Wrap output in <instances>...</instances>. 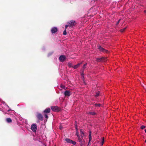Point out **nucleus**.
<instances>
[{"label":"nucleus","mask_w":146,"mask_h":146,"mask_svg":"<svg viewBox=\"0 0 146 146\" xmlns=\"http://www.w3.org/2000/svg\"><path fill=\"white\" fill-rule=\"evenodd\" d=\"M65 141L68 143H71L74 145H75L76 144V143L75 141H74L69 139L66 138L65 139Z\"/></svg>","instance_id":"f257e3e1"},{"label":"nucleus","mask_w":146,"mask_h":146,"mask_svg":"<svg viewBox=\"0 0 146 146\" xmlns=\"http://www.w3.org/2000/svg\"><path fill=\"white\" fill-rule=\"evenodd\" d=\"M50 55V54H49L48 55V56H49Z\"/></svg>","instance_id":"72a5a7b5"},{"label":"nucleus","mask_w":146,"mask_h":146,"mask_svg":"<svg viewBox=\"0 0 146 146\" xmlns=\"http://www.w3.org/2000/svg\"><path fill=\"white\" fill-rule=\"evenodd\" d=\"M105 58H97L96 60L98 62H100L104 60Z\"/></svg>","instance_id":"ddd939ff"},{"label":"nucleus","mask_w":146,"mask_h":146,"mask_svg":"<svg viewBox=\"0 0 146 146\" xmlns=\"http://www.w3.org/2000/svg\"><path fill=\"white\" fill-rule=\"evenodd\" d=\"M145 133H146V129L145 130Z\"/></svg>","instance_id":"473e14b6"},{"label":"nucleus","mask_w":146,"mask_h":146,"mask_svg":"<svg viewBox=\"0 0 146 146\" xmlns=\"http://www.w3.org/2000/svg\"><path fill=\"white\" fill-rule=\"evenodd\" d=\"M65 96H69L71 94V92L68 90H66L64 93Z\"/></svg>","instance_id":"6e6552de"},{"label":"nucleus","mask_w":146,"mask_h":146,"mask_svg":"<svg viewBox=\"0 0 146 146\" xmlns=\"http://www.w3.org/2000/svg\"><path fill=\"white\" fill-rule=\"evenodd\" d=\"M89 141L88 144L89 143L90 141L92 139V137H91V132L90 131L89 132Z\"/></svg>","instance_id":"f8f14e48"},{"label":"nucleus","mask_w":146,"mask_h":146,"mask_svg":"<svg viewBox=\"0 0 146 146\" xmlns=\"http://www.w3.org/2000/svg\"><path fill=\"white\" fill-rule=\"evenodd\" d=\"M146 127V126H145V125H142V126H141V128L142 129H145V128Z\"/></svg>","instance_id":"412c9836"},{"label":"nucleus","mask_w":146,"mask_h":146,"mask_svg":"<svg viewBox=\"0 0 146 146\" xmlns=\"http://www.w3.org/2000/svg\"><path fill=\"white\" fill-rule=\"evenodd\" d=\"M6 121L8 123H10L12 122V119L10 118H7L6 119Z\"/></svg>","instance_id":"dca6fc26"},{"label":"nucleus","mask_w":146,"mask_h":146,"mask_svg":"<svg viewBox=\"0 0 146 146\" xmlns=\"http://www.w3.org/2000/svg\"><path fill=\"white\" fill-rule=\"evenodd\" d=\"M57 31V28L56 27H53L51 29V32L52 33H56Z\"/></svg>","instance_id":"9b49d317"},{"label":"nucleus","mask_w":146,"mask_h":146,"mask_svg":"<svg viewBox=\"0 0 146 146\" xmlns=\"http://www.w3.org/2000/svg\"><path fill=\"white\" fill-rule=\"evenodd\" d=\"M80 138H81L82 139H82H83V137H84L85 136V134L83 130L81 129L80 130Z\"/></svg>","instance_id":"9d476101"},{"label":"nucleus","mask_w":146,"mask_h":146,"mask_svg":"<svg viewBox=\"0 0 146 146\" xmlns=\"http://www.w3.org/2000/svg\"><path fill=\"white\" fill-rule=\"evenodd\" d=\"M98 49L100 51L104 52H106V53H108V50L101 47V46H98Z\"/></svg>","instance_id":"f03ea898"},{"label":"nucleus","mask_w":146,"mask_h":146,"mask_svg":"<svg viewBox=\"0 0 146 146\" xmlns=\"http://www.w3.org/2000/svg\"><path fill=\"white\" fill-rule=\"evenodd\" d=\"M95 105L96 106L100 107L101 106V104H95Z\"/></svg>","instance_id":"5701e85b"},{"label":"nucleus","mask_w":146,"mask_h":146,"mask_svg":"<svg viewBox=\"0 0 146 146\" xmlns=\"http://www.w3.org/2000/svg\"><path fill=\"white\" fill-rule=\"evenodd\" d=\"M86 64H84L83 66V68H85V67L86 66Z\"/></svg>","instance_id":"c85d7f7f"},{"label":"nucleus","mask_w":146,"mask_h":146,"mask_svg":"<svg viewBox=\"0 0 146 146\" xmlns=\"http://www.w3.org/2000/svg\"><path fill=\"white\" fill-rule=\"evenodd\" d=\"M60 87L61 88L63 89H65V86H64L62 85H61Z\"/></svg>","instance_id":"393cba45"},{"label":"nucleus","mask_w":146,"mask_h":146,"mask_svg":"<svg viewBox=\"0 0 146 146\" xmlns=\"http://www.w3.org/2000/svg\"><path fill=\"white\" fill-rule=\"evenodd\" d=\"M99 92H97L96 93V94L95 95V96L96 97H98L99 96Z\"/></svg>","instance_id":"a878e982"},{"label":"nucleus","mask_w":146,"mask_h":146,"mask_svg":"<svg viewBox=\"0 0 146 146\" xmlns=\"http://www.w3.org/2000/svg\"><path fill=\"white\" fill-rule=\"evenodd\" d=\"M81 64V63H78L77 65L73 66V67L74 69H76Z\"/></svg>","instance_id":"2eb2a0df"},{"label":"nucleus","mask_w":146,"mask_h":146,"mask_svg":"<svg viewBox=\"0 0 146 146\" xmlns=\"http://www.w3.org/2000/svg\"><path fill=\"white\" fill-rule=\"evenodd\" d=\"M66 59V57L65 56L62 55L60 56L59 58V60L61 62L64 61Z\"/></svg>","instance_id":"39448f33"},{"label":"nucleus","mask_w":146,"mask_h":146,"mask_svg":"<svg viewBox=\"0 0 146 146\" xmlns=\"http://www.w3.org/2000/svg\"><path fill=\"white\" fill-rule=\"evenodd\" d=\"M104 142V138L103 137L101 140V145L102 146L103 145Z\"/></svg>","instance_id":"f3484780"},{"label":"nucleus","mask_w":146,"mask_h":146,"mask_svg":"<svg viewBox=\"0 0 146 146\" xmlns=\"http://www.w3.org/2000/svg\"><path fill=\"white\" fill-rule=\"evenodd\" d=\"M144 12L146 14V10H144Z\"/></svg>","instance_id":"2f4dec72"},{"label":"nucleus","mask_w":146,"mask_h":146,"mask_svg":"<svg viewBox=\"0 0 146 146\" xmlns=\"http://www.w3.org/2000/svg\"><path fill=\"white\" fill-rule=\"evenodd\" d=\"M68 26L69 27V25H65V29H66Z\"/></svg>","instance_id":"cd10ccee"},{"label":"nucleus","mask_w":146,"mask_h":146,"mask_svg":"<svg viewBox=\"0 0 146 146\" xmlns=\"http://www.w3.org/2000/svg\"><path fill=\"white\" fill-rule=\"evenodd\" d=\"M52 110L55 111H58L60 110L59 108L57 106H53L51 107Z\"/></svg>","instance_id":"20e7f679"},{"label":"nucleus","mask_w":146,"mask_h":146,"mask_svg":"<svg viewBox=\"0 0 146 146\" xmlns=\"http://www.w3.org/2000/svg\"><path fill=\"white\" fill-rule=\"evenodd\" d=\"M63 34L65 35H66V29H65V30L64 31V32H63Z\"/></svg>","instance_id":"b1692460"},{"label":"nucleus","mask_w":146,"mask_h":146,"mask_svg":"<svg viewBox=\"0 0 146 146\" xmlns=\"http://www.w3.org/2000/svg\"><path fill=\"white\" fill-rule=\"evenodd\" d=\"M89 114L90 115H94L96 114V113L94 112H89Z\"/></svg>","instance_id":"6ab92c4d"},{"label":"nucleus","mask_w":146,"mask_h":146,"mask_svg":"<svg viewBox=\"0 0 146 146\" xmlns=\"http://www.w3.org/2000/svg\"><path fill=\"white\" fill-rule=\"evenodd\" d=\"M76 135H77V137L78 138V140L79 142L80 143H82V139L81 138H80V136L79 135L78 132L77 131L76 133Z\"/></svg>","instance_id":"423d86ee"},{"label":"nucleus","mask_w":146,"mask_h":146,"mask_svg":"<svg viewBox=\"0 0 146 146\" xmlns=\"http://www.w3.org/2000/svg\"><path fill=\"white\" fill-rule=\"evenodd\" d=\"M68 23L69 24V27H71L75 25L76 23L75 22V21H72L69 22Z\"/></svg>","instance_id":"0eeeda50"},{"label":"nucleus","mask_w":146,"mask_h":146,"mask_svg":"<svg viewBox=\"0 0 146 146\" xmlns=\"http://www.w3.org/2000/svg\"><path fill=\"white\" fill-rule=\"evenodd\" d=\"M145 142H146V140H145Z\"/></svg>","instance_id":"f704fd0d"},{"label":"nucleus","mask_w":146,"mask_h":146,"mask_svg":"<svg viewBox=\"0 0 146 146\" xmlns=\"http://www.w3.org/2000/svg\"><path fill=\"white\" fill-rule=\"evenodd\" d=\"M64 98H60V100H64Z\"/></svg>","instance_id":"c756f323"},{"label":"nucleus","mask_w":146,"mask_h":146,"mask_svg":"<svg viewBox=\"0 0 146 146\" xmlns=\"http://www.w3.org/2000/svg\"><path fill=\"white\" fill-rule=\"evenodd\" d=\"M45 118H46L47 119H48V116L46 114H45Z\"/></svg>","instance_id":"bb28decb"},{"label":"nucleus","mask_w":146,"mask_h":146,"mask_svg":"<svg viewBox=\"0 0 146 146\" xmlns=\"http://www.w3.org/2000/svg\"><path fill=\"white\" fill-rule=\"evenodd\" d=\"M81 75L82 76V79L83 80V81H84V74L83 72H82L81 73Z\"/></svg>","instance_id":"aec40b11"},{"label":"nucleus","mask_w":146,"mask_h":146,"mask_svg":"<svg viewBox=\"0 0 146 146\" xmlns=\"http://www.w3.org/2000/svg\"><path fill=\"white\" fill-rule=\"evenodd\" d=\"M120 21V20H119L118 21V22L117 23V25L119 23Z\"/></svg>","instance_id":"7c9ffc66"},{"label":"nucleus","mask_w":146,"mask_h":146,"mask_svg":"<svg viewBox=\"0 0 146 146\" xmlns=\"http://www.w3.org/2000/svg\"><path fill=\"white\" fill-rule=\"evenodd\" d=\"M37 129V128L36 124H33L31 125V129L33 132H36Z\"/></svg>","instance_id":"7ed1b4c3"},{"label":"nucleus","mask_w":146,"mask_h":146,"mask_svg":"<svg viewBox=\"0 0 146 146\" xmlns=\"http://www.w3.org/2000/svg\"><path fill=\"white\" fill-rule=\"evenodd\" d=\"M50 109L49 108L46 109L44 111L45 113H48L50 112Z\"/></svg>","instance_id":"4468645a"},{"label":"nucleus","mask_w":146,"mask_h":146,"mask_svg":"<svg viewBox=\"0 0 146 146\" xmlns=\"http://www.w3.org/2000/svg\"><path fill=\"white\" fill-rule=\"evenodd\" d=\"M68 66L70 67H73V66L71 62H69L68 64Z\"/></svg>","instance_id":"a211bd4d"},{"label":"nucleus","mask_w":146,"mask_h":146,"mask_svg":"<svg viewBox=\"0 0 146 146\" xmlns=\"http://www.w3.org/2000/svg\"><path fill=\"white\" fill-rule=\"evenodd\" d=\"M125 29H126V28H124L123 29H121L120 30V31L121 32H123L124 31H125Z\"/></svg>","instance_id":"4be33fe9"},{"label":"nucleus","mask_w":146,"mask_h":146,"mask_svg":"<svg viewBox=\"0 0 146 146\" xmlns=\"http://www.w3.org/2000/svg\"><path fill=\"white\" fill-rule=\"evenodd\" d=\"M37 117L40 120H42L43 119V117L42 115L40 113H38L37 114Z\"/></svg>","instance_id":"1a4fd4ad"}]
</instances>
